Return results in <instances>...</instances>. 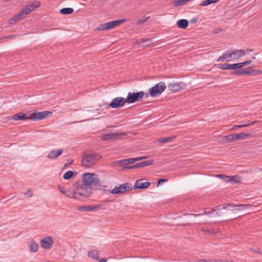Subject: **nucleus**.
I'll list each match as a JSON object with an SVG mask.
<instances>
[{"label":"nucleus","mask_w":262,"mask_h":262,"mask_svg":"<svg viewBox=\"0 0 262 262\" xmlns=\"http://www.w3.org/2000/svg\"><path fill=\"white\" fill-rule=\"evenodd\" d=\"M72 193H70V198L79 201H84L93 193V188L84 186L81 181L73 183Z\"/></svg>","instance_id":"1"},{"label":"nucleus","mask_w":262,"mask_h":262,"mask_svg":"<svg viewBox=\"0 0 262 262\" xmlns=\"http://www.w3.org/2000/svg\"><path fill=\"white\" fill-rule=\"evenodd\" d=\"M82 184L84 186L91 187L93 189L100 190L104 186L98 178L97 174L93 173H85L82 175Z\"/></svg>","instance_id":"2"},{"label":"nucleus","mask_w":262,"mask_h":262,"mask_svg":"<svg viewBox=\"0 0 262 262\" xmlns=\"http://www.w3.org/2000/svg\"><path fill=\"white\" fill-rule=\"evenodd\" d=\"M101 158L98 154L90 152H85L81 157V164L85 167H90L95 165Z\"/></svg>","instance_id":"3"},{"label":"nucleus","mask_w":262,"mask_h":262,"mask_svg":"<svg viewBox=\"0 0 262 262\" xmlns=\"http://www.w3.org/2000/svg\"><path fill=\"white\" fill-rule=\"evenodd\" d=\"M166 86L164 82L161 81L157 83L154 86L150 88L147 93L146 95L148 96L149 94L152 97H158L160 96L165 90Z\"/></svg>","instance_id":"4"},{"label":"nucleus","mask_w":262,"mask_h":262,"mask_svg":"<svg viewBox=\"0 0 262 262\" xmlns=\"http://www.w3.org/2000/svg\"><path fill=\"white\" fill-rule=\"evenodd\" d=\"M145 95L143 91H140L136 93L129 92L126 98L127 103H133L140 101Z\"/></svg>","instance_id":"5"},{"label":"nucleus","mask_w":262,"mask_h":262,"mask_svg":"<svg viewBox=\"0 0 262 262\" xmlns=\"http://www.w3.org/2000/svg\"><path fill=\"white\" fill-rule=\"evenodd\" d=\"M133 187L131 184L125 183L120 185L119 186H116L112 191L111 193L117 194L119 193H124L132 190Z\"/></svg>","instance_id":"6"},{"label":"nucleus","mask_w":262,"mask_h":262,"mask_svg":"<svg viewBox=\"0 0 262 262\" xmlns=\"http://www.w3.org/2000/svg\"><path fill=\"white\" fill-rule=\"evenodd\" d=\"M251 136V133H242L239 134H232L223 136V138L225 139L228 142H231L239 139H243L245 137H249Z\"/></svg>","instance_id":"7"},{"label":"nucleus","mask_w":262,"mask_h":262,"mask_svg":"<svg viewBox=\"0 0 262 262\" xmlns=\"http://www.w3.org/2000/svg\"><path fill=\"white\" fill-rule=\"evenodd\" d=\"M52 113L49 111H43L41 112H34L30 115V120L37 121L43 120L48 118L49 115H52Z\"/></svg>","instance_id":"8"},{"label":"nucleus","mask_w":262,"mask_h":262,"mask_svg":"<svg viewBox=\"0 0 262 262\" xmlns=\"http://www.w3.org/2000/svg\"><path fill=\"white\" fill-rule=\"evenodd\" d=\"M126 102V98L118 97L114 98L108 106L112 108H118L123 106Z\"/></svg>","instance_id":"9"},{"label":"nucleus","mask_w":262,"mask_h":262,"mask_svg":"<svg viewBox=\"0 0 262 262\" xmlns=\"http://www.w3.org/2000/svg\"><path fill=\"white\" fill-rule=\"evenodd\" d=\"M135 158L125 159L122 160H119L115 161L113 164L115 166L120 167L121 170H124L126 168H124V167H128V166L130 164H132L135 161Z\"/></svg>","instance_id":"10"},{"label":"nucleus","mask_w":262,"mask_h":262,"mask_svg":"<svg viewBox=\"0 0 262 262\" xmlns=\"http://www.w3.org/2000/svg\"><path fill=\"white\" fill-rule=\"evenodd\" d=\"M217 177L221 178L224 180L227 183H233L234 184L238 183L241 182V177L235 175L233 176H227L223 174H218Z\"/></svg>","instance_id":"11"},{"label":"nucleus","mask_w":262,"mask_h":262,"mask_svg":"<svg viewBox=\"0 0 262 262\" xmlns=\"http://www.w3.org/2000/svg\"><path fill=\"white\" fill-rule=\"evenodd\" d=\"M233 206H234L233 204L228 203V204H226L225 205H219V206H217L213 210H212L211 211L206 212V211H205L204 212V213H200V214H192V213H191V214H189V215L193 216L194 217H196L197 216L202 215H204V214H210V213H213L214 211H215L216 210H220L221 209H227V207H233Z\"/></svg>","instance_id":"12"},{"label":"nucleus","mask_w":262,"mask_h":262,"mask_svg":"<svg viewBox=\"0 0 262 262\" xmlns=\"http://www.w3.org/2000/svg\"><path fill=\"white\" fill-rule=\"evenodd\" d=\"M185 86V84L182 82L170 83L167 85L168 88L171 92H177L183 89Z\"/></svg>","instance_id":"13"},{"label":"nucleus","mask_w":262,"mask_h":262,"mask_svg":"<svg viewBox=\"0 0 262 262\" xmlns=\"http://www.w3.org/2000/svg\"><path fill=\"white\" fill-rule=\"evenodd\" d=\"M54 243L53 239L51 236H47L40 241L41 246L43 249L50 248Z\"/></svg>","instance_id":"14"},{"label":"nucleus","mask_w":262,"mask_h":262,"mask_svg":"<svg viewBox=\"0 0 262 262\" xmlns=\"http://www.w3.org/2000/svg\"><path fill=\"white\" fill-rule=\"evenodd\" d=\"M253 50H236L231 51V53H233L232 54V60L237 59L240 58L241 57L246 55L249 52L252 51Z\"/></svg>","instance_id":"15"},{"label":"nucleus","mask_w":262,"mask_h":262,"mask_svg":"<svg viewBox=\"0 0 262 262\" xmlns=\"http://www.w3.org/2000/svg\"><path fill=\"white\" fill-rule=\"evenodd\" d=\"M101 208V206L100 205H97L94 206L91 205H83L81 206H79L78 208V210L80 211H85V212H90V211H96L99 210Z\"/></svg>","instance_id":"16"},{"label":"nucleus","mask_w":262,"mask_h":262,"mask_svg":"<svg viewBox=\"0 0 262 262\" xmlns=\"http://www.w3.org/2000/svg\"><path fill=\"white\" fill-rule=\"evenodd\" d=\"M143 179L138 180L134 186V189H144L147 188L150 185L149 182H143Z\"/></svg>","instance_id":"17"},{"label":"nucleus","mask_w":262,"mask_h":262,"mask_svg":"<svg viewBox=\"0 0 262 262\" xmlns=\"http://www.w3.org/2000/svg\"><path fill=\"white\" fill-rule=\"evenodd\" d=\"M154 162V160L150 159L146 161H144L142 162H140L138 164H135L134 165H132L131 166L128 167H124L125 168H127V169H135L137 168L143 167L145 166H147L151 165Z\"/></svg>","instance_id":"18"},{"label":"nucleus","mask_w":262,"mask_h":262,"mask_svg":"<svg viewBox=\"0 0 262 262\" xmlns=\"http://www.w3.org/2000/svg\"><path fill=\"white\" fill-rule=\"evenodd\" d=\"M232 54L233 53H231V52L227 51L220 56L216 61L221 62H229L232 60Z\"/></svg>","instance_id":"19"},{"label":"nucleus","mask_w":262,"mask_h":262,"mask_svg":"<svg viewBox=\"0 0 262 262\" xmlns=\"http://www.w3.org/2000/svg\"><path fill=\"white\" fill-rule=\"evenodd\" d=\"M250 67H248L245 69H238L234 70L233 71L231 72V74L232 75L242 76V75H250Z\"/></svg>","instance_id":"20"},{"label":"nucleus","mask_w":262,"mask_h":262,"mask_svg":"<svg viewBox=\"0 0 262 262\" xmlns=\"http://www.w3.org/2000/svg\"><path fill=\"white\" fill-rule=\"evenodd\" d=\"M63 152L62 148L59 149H53L50 151L47 156L48 158L54 160L60 156Z\"/></svg>","instance_id":"21"},{"label":"nucleus","mask_w":262,"mask_h":262,"mask_svg":"<svg viewBox=\"0 0 262 262\" xmlns=\"http://www.w3.org/2000/svg\"><path fill=\"white\" fill-rule=\"evenodd\" d=\"M119 134L117 133H111L101 136V139L103 141L115 140L118 136Z\"/></svg>","instance_id":"22"},{"label":"nucleus","mask_w":262,"mask_h":262,"mask_svg":"<svg viewBox=\"0 0 262 262\" xmlns=\"http://www.w3.org/2000/svg\"><path fill=\"white\" fill-rule=\"evenodd\" d=\"M217 68L222 70H235V63L229 64L227 63H222L218 65Z\"/></svg>","instance_id":"23"},{"label":"nucleus","mask_w":262,"mask_h":262,"mask_svg":"<svg viewBox=\"0 0 262 262\" xmlns=\"http://www.w3.org/2000/svg\"><path fill=\"white\" fill-rule=\"evenodd\" d=\"M112 29V23L111 21H110L100 25L99 27L97 28V30L99 31H104L106 30H111Z\"/></svg>","instance_id":"24"},{"label":"nucleus","mask_w":262,"mask_h":262,"mask_svg":"<svg viewBox=\"0 0 262 262\" xmlns=\"http://www.w3.org/2000/svg\"><path fill=\"white\" fill-rule=\"evenodd\" d=\"M177 25L180 29H186L188 26V21L185 19H179L177 22Z\"/></svg>","instance_id":"25"},{"label":"nucleus","mask_w":262,"mask_h":262,"mask_svg":"<svg viewBox=\"0 0 262 262\" xmlns=\"http://www.w3.org/2000/svg\"><path fill=\"white\" fill-rule=\"evenodd\" d=\"M58 189L62 194L67 196L69 198H70V193H72V189L70 188L66 189L60 185H58Z\"/></svg>","instance_id":"26"},{"label":"nucleus","mask_w":262,"mask_h":262,"mask_svg":"<svg viewBox=\"0 0 262 262\" xmlns=\"http://www.w3.org/2000/svg\"><path fill=\"white\" fill-rule=\"evenodd\" d=\"M26 15L23 13L22 11H21L18 14L16 15L13 18L10 20V24H13L14 22L22 19Z\"/></svg>","instance_id":"27"},{"label":"nucleus","mask_w":262,"mask_h":262,"mask_svg":"<svg viewBox=\"0 0 262 262\" xmlns=\"http://www.w3.org/2000/svg\"><path fill=\"white\" fill-rule=\"evenodd\" d=\"M98 254V251L97 250H92V251L88 252V256L92 259L99 260Z\"/></svg>","instance_id":"28"},{"label":"nucleus","mask_w":262,"mask_h":262,"mask_svg":"<svg viewBox=\"0 0 262 262\" xmlns=\"http://www.w3.org/2000/svg\"><path fill=\"white\" fill-rule=\"evenodd\" d=\"M251 61L250 60H248L245 61L243 62L235 63V70L241 69L244 67L248 66V65L250 64L251 63Z\"/></svg>","instance_id":"29"},{"label":"nucleus","mask_w":262,"mask_h":262,"mask_svg":"<svg viewBox=\"0 0 262 262\" xmlns=\"http://www.w3.org/2000/svg\"><path fill=\"white\" fill-rule=\"evenodd\" d=\"M76 174V172H75L72 170H69L67 171L63 176V178L64 180H69L72 178L74 175Z\"/></svg>","instance_id":"30"},{"label":"nucleus","mask_w":262,"mask_h":262,"mask_svg":"<svg viewBox=\"0 0 262 262\" xmlns=\"http://www.w3.org/2000/svg\"><path fill=\"white\" fill-rule=\"evenodd\" d=\"M30 251L32 252H35L38 248V244L34 241H32L29 244Z\"/></svg>","instance_id":"31"},{"label":"nucleus","mask_w":262,"mask_h":262,"mask_svg":"<svg viewBox=\"0 0 262 262\" xmlns=\"http://www.w3.org/2000/svg\"><path fill=\"white\" fill-rule=\"evenodd\" d=\"M74 12V9L72 8H64L60 10V13L63 15L71 14Z\"/></svg>","instance_id":"32"},{"label":"nucleus","mask_w":262,"mask_h":262,"mask_svg":"<svg viewBox=\"0 0 262 262\" xmlns=\"http://www.w3.org/2000/svg\"><path fill=\"white\" fill-rule=\"evenodd\" d=\"M176 138L175 136L168 137L166 138H161L159 140V142L161 143H165L170 142L172 140Z\"/></svg>","instance_id":"33"},{"label":"nucleus","mask_w":262,"mask_h":262,"mask_svg":"<svg viewBox=\"0 0 262 262\" xmlns=\"http://www.w3.org/2000/svg\"><path fill=\"white\" fill-rule=\"evenodd\" d=\"M220 0H206L201 3L200 5L201 6H206L212 4H214L219 2Z\"/></svg>","instance_id":"34"},{"label":"nucleus","mask_w":262,"mask_h":262,"mask_svg":"<svg viewBox=\"0 0 262 262\" xmlns=\"http://www.w3.org/2000/svg\"><path fill=\"white\" fill-rule=\"evenodd\" d=\"M125 19H122L112 21L111 23H112V29L121 25L122 23H123L125 21Z\"/></svg>","instance_id":"35"},{"label":"nucleus","mask_w":262,"mask_h":262,"mask_svg":"<svg viewBox=\"0 0 262 262\" xmlns=\"http://www.w3.org/2000/svg\"><path fill=\"white\" fill-rule=\"evenodd\" d=\"M250 67V75L256 76L262 74V71L260 70H254L252 69V67Z\"/></svg>","instance_id":"36"},{"label":"nucleus","mask_w":262,"mask_h":262,"mask_svg":"<svg viewBox=\"0 0 262 262\" xmlns=\"http://www.w3.org/2000/svg\"><path fill=\"white\" fill-rule=\"evenodd\" d=\"M256 122L254 121V122H249L247 124H242V125H234L231 129H230V130H234L237 128H238V127H247V126H248L250 125H252V124H253L254 123H255Z\"/></svg>","instance_id":"37"},{"label":"nucleus","mask_w":262,"mask_h":262,"mask_svg":"<svg viewBox=\"0 0 262 262\" xmlns=\"http://www.w3.org/2000/svg\"><path fill=\"white\" fill-rule=\"evenodd\" d=\"M187 2V0H175L173 2V6L175 7H178L179 6L184 5Z\"/></svg>","instance_id":"38"},{"label":"nucleus","mask_w":262,"mask_h":262,"mask_svg":"<svg viewBox=\"0 0 262 262\" xmlns=\"http://www.w3.org/2000/svg\"><path fill=\"white\" fill-rule=\"evenodd\" d=\"M233 207H237L238 208L236 209L237 210H242L246 209L250 206H251L249 204H239V205H234L233 204Z\"/></svg>","instance_id":"39"},{"label":"nucleus","mask_w":262,"mask_h":262,"mask_svg":"<svg viewBox=\"0 0 262 262\" xmlns=\"http://www.w3.org/2000/svg\"><path fill=\"white\" fill-rule=\"evenodd\" d=\"M41 5V3L39 2H37L34 3H32L31 4L29 5L28 6L29 8H30V9L31 10V11H33L34 9L38 8Z\"/></svg>","instance_id":"40"},{"label":"nucleus","mask_w":262,"mask_h":262,"mask_svg":"<svg viewBox=\"0 0 262 262\" xmlns=\"http://www.w3.org/2000/svg\"><path fill=\"white\" fill-rule=\"evenodd\" d=\"M201 230L204 232H206L209 233V234H213L216 233V231H214L213 229H211L203 227L202 228Z\"/></svg>","instance_id":"41"},{"label":"nucleus","mask_w":262,"mask_h":262,"mask_svg":"<svg viewBox=\"0 0 262 262\" xmlns=\"http://www.w3.org/2000/svg\"><path fill=\"white\" fill-rule=\"evenodd\" d=\"M149 18V17H142L137 20V21L136 23V25H140L142 24L143 23H145L146 21H147Z\"/></svg>","instance_id":"42"},{"label":"nucleus","mask_w":262,"mask_h":262,"mask_svg":"<svg viewBox=\"0 0 262 262\" xmlns=\"http://www.w3.org/2000/svg\"><path fill=\"white\" fill-rule=\"evenodd\" d=\"M12 119L15 121L21 120V113H18L13 116Z\"/></svg>","instance_id":"43"},{"label":"nucleus","mask_w":262,"mask_h":262,"mask_svg":"<svg viewBox=\"0 0 262 262\" xmlns=\"http://www.w3.org/2000/svg\"><path fill=\"white\" fill-rule=\"evenodd\" d=\"M21 11L26 16L28 15L30 12H31V10L30 9V8L29 7V6L26 7V8H24Z\"/></svg>","instance_id":"44"},{"label":"nucleus","mask_w":262,"mask_h":262,"mask_svg":"<svg viewBox=\"0 0 262 262\" xmlns=\"http://www.w3.org/2000/svg\"><path fill=\"white\" fill-rule=\"evenodd\" d=\"M150 39H148V38H147V39H138L137 41V43L139 45H142V44H143L144 43H145V42H150Z\"/></svg>","instance_id":"45"},{"label":"nucleus","mask_w":262,"mask_h":262,"mask_svg":"<svg viewBox=\"0 0 262 262\" xmlns=\"http://www.w3.org/2000/svg\"><path fill=\"white\" fill-rule=\"evenodd\" d=\"M21 113V117L22 118L21 120H30V115L29 116H28L27 114H24L23 113Z\"/></svg>","instance_id":"46"},{"label":"nucleus","mask_w":262,"mask_h":262,"mask_svg":"<svg viewBox=\"0 0 262 262\" xmlns=\"http://www.w3.org/2000/svg\"><path fill=\"white\" fill-rule=\"evenodd\" d=\"M168 181L167 179H160L158 180V185H159L161 183H164V182H166Z\"/></svg>","instance_id":"47"},{"label":"nucleus","mask_w":262,"mask_h":262,"mask_svg":"<svg viewBox=\"0 0 262 262\" xmlns=\"http://www.w3.org/2000/svg\"><path fill=\"white\" fill-rule=\"evenodd\" d=\"M198 18H193L192 19H191L190 20V23L191 24H194L195 23H196V21H198Z\"/></svg>","instance_id":"48"},{"label":"nucleus","mask_w":262,"mask_h":262,"mask_svg":"<svg viewBox=\"0 0 262 262\" xmlns=\"http://www.w3.org/2000/svg\"><path fill=\"white\" fill-rule=\"evenodd\" d=\"M31 190H27V191L25 192V194L26 195H29L30 196H32V193H31Z\"/></svg>","instance_id":"49"},{"label":"nucleus","mask_w":262,"mask_h":262,"mask_svg":"<svg viewBox=\"0 0 262 262\" xmlns=\"http://www.w3.org/2000/svg\"><path fill=\"white\" fill-rule=\"evenodd\" d=\"M145 159V157H137L135 158V159L136 160L135 161H140L143 159Z\"/></svg>","instance_id":"50"},{"label":"nucleus","mask_w":262,"mask_h":262,"mask_svg":"<svg viewBox=\"0 0 262 262\" xmlns=\"http://www.w3.org/2000/svg\"><path fill=\"white\" fill-rule=\"evenodd\" d=\"M251 250L252 251V252H254L255 253H259L260 254L261 252L259 250V249L257 248L256 250L254 249H251Z\"/></svg>","instance_id":"51"},{"label":"nucleus","mask_w":262,"mask_h":262,"mask_svg":"<svg viewBox=\"0 0 262 262\" xmlns=\"http://www.w3.org/2000/svg\"><path fill=\"white\" fill-rule=\"evenodd\" d=\"M219 32H220V31H217L216 30H214L213 31V33L214 34H217V33H219Z\"/></svg>","instance_id":"52"},{"label":"nucleus","mask_w":262,"mask_h":262,"mask_svg":"<svg viewBox=\"0 0 262 262\" xmlns=\"http://www.w3.org/2000/svg\"><path fill=\"white\" fill-rule=\"evenodd\" d=\"M99 262H105V261H106V260H105L104 259H101V260H100V259H99Z\"/></svg>","instance_id":"53"},{"label":"nucleus","mask_w":262,"mask_h":262,"mask_svg":"<svg viewBox=\"0 0 262 262\" xmlns=\"http://www.w3.org/2000/svg\"><path fill=\"white\" fill-rule=\"evenodd\" d=\"M235 207H227V208H228L229 210H233V209Z\"/></svg>","instance_id":"54"},{"label":"nucleus","mask_w":262,"mask_h":262,"mask_svg":"<svg viewBox=\"0 0 262 262\" xmlns=\"http://www.w3.org/2000/svg\"><path fill=\"white\" fill-rule=\"evenodd\" d=\"M219 215H220V214H219V212H215V216H219Z\"/></svg>","instance_id":"55"},{"label":"nucleus","mask_w":262,"mask_h":262,"mask_svg":"<svg viewBox=\"0 0 262 262\" xmlns=\"http://www.w3.org/2000/svg\"><path fill=\"white\" fill-rule=\"evenodd\" d=\"M150 44V43L149 42V43H147V44L144 45L143 46H149Z\"/></svg>","instance_id":"56"},{"label":"nucleus","mask_w":262,"mask_h":262,"mask_svg":"<svg viewBox=\"0 0 262 262\" xmlns=\"http://www.w3.org/2000/svg\"><path fill=\"white\" fill-rule=\"evenodd\" d=\"M235 218L236 217H234V218H233V219H230L228 220L227 221H231V220H232L233 219H235Z\"/></svg>","instance_id":"57"},{"label":"nucleus","mask_w":262,"mask_h":262,"mask_svg":"<svg viewBox=\"0 0 262 262\" xmlns=\"http://www.w3.org/2000/svg\"><path fill=\"white\" fill-rule=\"evenodd\" d=\"M252 58V59H255V57H253Z\"/></svg>","instance_id":"58"},{"label":"nucleus","mask_w":262,"mask_h":262,"mask_svg":"<svg viewBox=\"0 0 262 262\" xmlns=\"http://www.w3.org/2000/svg\"><path fill=\"white\" fill-rule=\"evenodd\" d=\"M14 37V35H12V36H9L8 37Z\"/></svg>","instance_id":"59"},{"label":"nucleus","mask_w":262,"mask_h":262,"mask_svg":"<svg viewBox=\"0 0 262 262\" xmlns=\"http://www.w3.org/2000/svg\"><path fill=\"white\" fill-rule=\"evenodd\" d=\"M191 0H187V2H189Z\"/></svg>","instance_id":"60"}]
</instances>
